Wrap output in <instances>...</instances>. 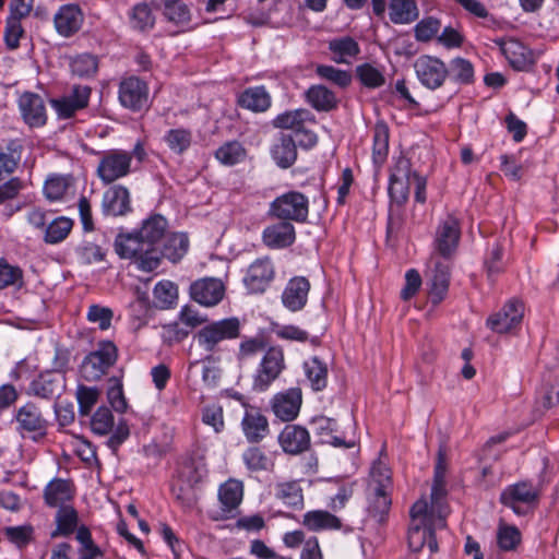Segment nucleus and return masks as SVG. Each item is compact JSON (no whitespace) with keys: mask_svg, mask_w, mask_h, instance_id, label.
<instances>
[{"mask_svg":"<svg viewBox=\"0 0 559 559\" xmlns=\"http://www.w3.org/2000/svg\"><path fill=\"white\" fill-rule=\"evenodd\" d=\"M214 156L222 165L234 166L246 159L247 150L239 141H227L215 151Z\"/></svg>","mask_w":559,"mask_h":559,"instance_id":"51","label":"nucleus"},{"mask_svg":"<svg viewBox=\"0 0 559 559\" xmlns=\"http://www.w3.org/2000/svg\"><path fill=\"white\" fill-rule=\"evenodd\" d=\"M302 404V394L299 388H290L276 393L270 401V407L276 418L290 423L298 416Z\"/></svg>","mask_w":559,"mask_h":559,"instance_id":"22","label":"nucleus"},{"mask_svg":"<svg viewBox=\"0 0 559 559\" xmlns=\"http://www.w3.org/2000/svg\"><path fill=\"white\" fill-rule=\"evenodd\" d=\"M316 433L321 438L322 443L332 444L333 447L350 448L352 444L347 443L343 438L337 437L334 432L337 430L335 419L329 417H317L313 419Z\"/></svg>","mask_w":559,"mask_h":559,"instance_id":"47","label":"nucleus"},{"mask_svg":"<svg viewBox=\"0 0 559 559\" xmlns=\"http://www.w3.org/2000/svg\"><path fill=\"white\" fill-rule=\"evenodd\" d=\"M91 429L94 433L105 436L111 432L107 440L108 448L116 453L119 447L129 438L130 428L126 420H119L115 427L110 408L100 406L91 418Z\"/></svg>","mask_w":559,"mask_h":559,"instance_id":"9","label":"nucleus"},{"mask_svg":"<svg viewBox=\"0 0 559 559\" xmlns=\"http://www.w3.org/2000/svg\"><path fill=\"white\" fill-rule=\"evenodd\" d=\"M271 156L280 168L292 167L298 156L297 141L292 134L281 133L271 146Z\"/></svg>","mask_w":559,"mask_h":559,"instance_id":"35","label":"nucleus"},{"mask_svg":"<svg viewBox=\"0 0 559 559\" xmlns=\"http://www.w3.org/2000/svg\"><path fill=\"white\" fill-rule=\"evenodd\" d=\"M503 255V247L498 241L491 246L486 254L484 267L487 277L491 283H495L497 278L506 271L507 264Z\"/></svg>","mask_w":559,"mask_h":559,"instance_id":"52","label":"nucleus"},{"mask_svg":"<svg viewBox=\"0 0 559 559\" xmlns=\"http://www.w3.org/2000/svg\"><path fill=\"white\" fill-rule=\"evenodd\" d=\"M55 521L56 528L51 532L52 538L68 537L79 528V514L72 506L59 508Z\"/></svg>","mask_w":559,"mask_h":559,"instance_id":"45","label":"nucleus"},{"mask_svg":"<svg viewBox=\"0 0 559 559\" xmlns=\"http://www.w3.org/2000/svg\"><path fill=\"white\" fill-rule=\"evenodd\" d=\"M23 121L29 128H41L47 123V109L44 98L33 92H24L17 99Z\"/></svg>","mask_w":559,"mask_h":559,"instance_id":"24","label":"nucleus"},{"mask_svg":"<svg viewBox=\"0 0 559 559\" xmlns=\"http://www.w3.org/2000/svg\"><path fill=\"white\" fill-rule=\"evenodd\" d=\"M272 104V97L263 85L245 88L237 97V105L252 112H264Z\"/></svg>","mask_w":559,"mask_h":559,"instance_id":"37","label":"nucleus"},{"mask_svg":"<svg viewBox=\"0 0 559 559\" xmlns=\"http://www.w3.org/2000/svg\"><path fill=\"white\" fill-rule=\"evenodd\" d=\"M132 154L122 150H110L99 159L96 174L104 185H110L131 171Z\"/></svg>","mask_w":559,"mask_h":559,"instance_id":"12","label":"nucleus"},{"mask_svg":"<svg viewBox=\"0 0 559 559\" xmlns=\"http://www.w3.org/2000/svg\"><path fill=\"white\" fill-rule=\"evenodd\" d=\"M447 493L445 478H433L427 513L436 519L435 523L439 527H447V518L450 513Z\"/></svg>","mask_w":559,"mask_h":559,"instance_id":"34","label":"nucleus"},{"mask_svg":"<svg viewBox=\"0 0 559 559\" xmlns=\"http://www.w3.org/2000/svg\"><path fill=\"white\" fill-rule=\"evenodd\" d=\"M419 11L414 0H391L389 16L394 24H409L418 19Z\"/></svg>","mask_w":559,"mask_h":559,"instance_id":"46","label":"nucleus"},{"mask_svg":"<svg viewBox=\"0 0 559 559\" xmlns=\"http://www.w3.org/2000/svg\"><path fill=\"white\" fill-rule=\"evenodd\" d=\"M167 219L160 214H154L144 219L139 229H135L150 250H157L158 243L166 237Z\"/></svg>","mask_w":559,"mask_h":559,"instance_id":"36","label":"nucleus"},{"mask_svg":"<svg viewBox=\"0 0 559 559\" xmlns=\"http://www.w3.org/2000/svg\"><path fill=\"white\" fill-rule=\"evenodd\" d=\"M461 222L454 214L440 219L433 236V254L437 258L452 260L461 239Z\"/></svg>","mask_w":559,"mask_h":559,"instance_id":"8","label":"nucleus"},{"mask_svg":"<svg viewBox=\"0 0 559 559\" xmlns=\"http://www.w3.org/2000/svg\"><path fill=\"white\" fill-rule=\"evenodd\" d=\"M328 48L332 53V60L336 63L349 64L360 53L359 44L350 36L331 39Z\"/></svg>","mask_w":559,"mask_h":559,"instance_id":"41","label":"nucleus"},{"mask_svg":"<svg viewBox=\"0 0 559 559\" xmlns=\"http://www.w3.org/2000/svg\"><path fill=\"white\" fill-rule=\"evenodd\" d=\"M304 370L312 390L322 391L328 384V367L319 357L313 356L304 362Z\"/></svg>","mask_w":559,"mask_h":559,"instance_id":"48","label":"nucleus"},{"mask_svg":"<svg viewBox=\"0 0 559 559\" xmlns=\"http://www.w3.org/2000/svg\"><path fill=\"white\" fill-rule=\"evenodd\" d=\"M310 287V282L305 276L290 278L282 294L283 305L293 312L304 309L308 300Z\"/></svg>","mask_w":559,"mask_h":559,"instance_id":"31","label":"nucleus"},{"mask_svg":"<svg viewBox=\"0 0 559 559\" xmlns=\"http://www.w3.org/2000/svg\"><path fill=\"white\" fill-rule=\"evenodd\" d=\"M92 87L74 84L70 92L59 98L51 99V106L60 119H70L78 111L85 109L91 99Z\"/></svg>","mask_w":559,"mask_h":559,"instance_id":"15","label":"nucleus"},{"mask_svg":"<svg viewBox=\"0 0 559 559\" xmlns=\"http://www.w3.org/2000/svg\"><path fill=\"white\" fill-rule=\"evenodd\" d=\"M414 69L419 82L430 88L441 87L448 76V67L439 58L420 56L414 62Z\"/></svg>","mask_w":559,"mask_h":559,"instance_id":"18","label":"nucleus"},{"mask_svg":"<svg viewBox=\"0 0 559 559\" xmlns=\"http://www.w3.org/2000/svg\"><path fill=\"white\" fill-rule=\"evenodd\" d=\"M74 221L67 216H58L51 219L43 233V241L47 245H58L64 241L71 234Z\"/></svg>","mask_w":559,"mask_h":559,"instance_id":"44","label":"nucleus"},{"mask_svg":"<svg viewBox=\"0 0 559 559\" xmlns=\"http://www.w3.org/2000/svg\"><path fill=\"white\" fill-rule=\"evenodd\" d=\"M71 176L52 175L46 179L44 185V194L49 201H60L67 194L72 186Z\"/></svg>","mask_w":559,"mask_h":559,"instance_id":"59","label":"nucleus"},{"mask_svg":"<svg viewBox=\"0 0 559 559\" xmlns=\"http://www.w3.org/2000/svg\"><path fill=\"white\" fill-rule=\"evenodd\" d=\"M177 296V286L170 281H160L153 289L154 305L159 309L171 308L176 302Z\"/></svg>","mask_w":559,"mask_h":559,"instance_id":"61","label":"nucleus"},{"mask_svg":"<svg viewBox=\"0 0 559 559\" xmlns=\"http://www.w3.org/2000/svg\"><path fill=\"white\" fill-rule=\"evenodd\" d=\"M428 501L420 498L411 508V524L408 528V546L414 552L420 551L425 546L428 547L430 554L439 550L436 538V531L444 527L437 526L436 519L428 513Z\"/></svg>","mask_w":559,"mask_h":559,"instance_id":"1","label":"nucleus"},{"mask_svg":"<svg viewBox=\"0 0 559 559\" xmlns=\"http://www.w3.org/2000/svg\"><path fill=\"white\" fill-rule=\"evenodd\" d=\"M152 4L162 12L165 21L176 28L174 35L191 28V9L183 0H152Z\"/></svg>","mask_w":559,"mask_h":559,"instance_id":"19","label":"nucleus"},{"mask_svg":"<svg viewBox=\"0 0 559 559\" xmlns=\"http://www.w3.org/2000/svg\"><path fill=\"white\" fill-rule=\"evenodd\" d=\"M130 27L138 33L148 34L156 23L152 8L146 2L134 4L128 12Z\"/></svg>","mask_w":559,"mask_h":559,"instance_id":"43","label":"nucleus"},{"mask_svg":"<svg viewBox=\"0 0 559 559\" xmlns=\"http://www.w3.org/2000/svg\"><path fill=\"white\" fill-rule=\"evenodd\" d=\"M497 44L513 69L523 71L533 66L534 58L532 50L520 40L509 38L506 40L501 39L497 41Z\"/></svg>","mask_w":559,"mask_h":559,"instance_id":"29","label":"nucleus"},{"mask_svg":"<svg viewBox=\"0 0 559 559\" xmlns=\"http://www.w3.org/2000/svg\"><path fill=\"white\" fill-rule=\"evenodd\" d=\"M413 177L411 160L401 155L391 168L388 192L393 203L404 205L409 195V182Z\"/></svg>","mask_w":559,"mask_h":559,"instance_id":"14","label":"nucleus"},{"mask_svg":"<svg viewBox=\"0 0 559 559\" xmlns=\"http://www.w3.org/2000/svg\"><path fill=\"white\" fill-rule=\"evenodd\" d=\"M16 431L22 436L31 435L36 440L47 433L48 420L44 417L40 408L34 402H27L20 406L14 414Z\"/></svg>","mask_w":559,"mask_h":559,"instance_id":"13","label":"nucleus"},{"mask_svg":"<svg viewBox=\"0 0 559 559\" xmlns=\"http://www.w3.org/2000/svg\"><path fill=\"white\" fill-rule=\"evenodd\" d=\"M195 487L194 485L173 478L170 487L171 495L182 509L192 510L197 506L198 497L194 490Z\"/></svg>","mask_w":559,"mask_h":559,"instance_id":"60","label":"nucleus"},{"mask_svg":"<svg viewBox=\"0 0 559 559\" xmlns=\"http://www.w3.org/2000/svg\"><path fill=\"white\" fill-rule=\"evenodd\" d=\"M193 141L192 131L186 128H175L168 130L164 135V142L175 154L186 153Z\"/></svg>","mask_w":559,"mask_h":559,"instance_id":"55","label":"nucleus"},{"mask_svg":"<svg viewBox=\"0 0 559 559\" xmlns=\"http://www.w3.org/2000/svg\"><path fill=\"white\" fill-rule=\"evenodd\" d=\"M114 250L120 259L130 260L141 271L153 272L159 266L157 250H150L136 230L119 231Z\"/></svg>","mask_w":559,"mask_h":559,"instance_id":"3","label":"nucleus"},{"mask_svg":"<svg viewBox=\"0 0 559 559\" xmlns=\"http://www.w3.org/2000/svg\"><path fill=\"white\" fill-rule=\"evenodd\" d=\"M275 277V267L269 257L258 258L247 269L242 283L250 294H262Z\"/></svg>","mask_w":559,"mask_h":559,"instance_id":"17","label":"nucleus"},{"mask_svg":"<svg viewBox=\"0 0 559 559\" xmlns=\"http://www.w3.org/2000/svg\"><path fill=\"white\" fill-rule=\"evenodd\" d=\"M356 76L360 83L368 88H378L384 85L383 73L370 63H362L356 67Z\"/></svg>","mask_w":559,"mask_h":559,"instance_id":"64","label":"nucleus"},{"mask_svg":"<svg viewBox=\"0 0 559 559\" xmlns=\"http://www.w3.org/2000/svg\"><path fill=\"white\" fill-rule=\"evenodd\" d=\"M24 188L23 181L17 178H11L0 185V205H5V216L11 217L15 212L21 210V205H13L21 190Z\"/></svg>","mask_w":559,"mask_h":559,"instance_id":"49","label":"nucleus"},{"mask_svg":"<svg viewBox=\"0 0 559 559\" xmlns=\"http://www.w3.org/2000/svg\"><path fill=\"white\" fill-rule=\"evenodd\" d=\"M241 322L237 317H228L206 322L194 335L204 352L212 357L224 350L227 342L235 341L241 335Z\"/></svg>","mask_w":559,"mask_h":559,"instance_id":"2","label":"nucleus"},{"mask_svg":"<svg viewBox=\"0 0 559 559\" xmlns=\"http://www.w3.org/2000/svg\"><path fill=\"white\" fill-rule=\"evenodd\" d=\"M84 23V13L79 4H62L53 15V26L58 35L70 38L76 35Z\"/></svg>","mask_w":559,"mask_h":559,"instance_id":"25","label":"nucleus"},{"mask_svg":"<svg viewBox=\"0 0 559 559\" xmlns=\"http://www.w3.org/2000/svg\"><path fill=\"white\" fill-rule=\"evenodd\" d=\"M430 271L428 273V296L433 305H439L448 295L450 278H451V264L450 260H444L431 255Z\"/></svg>","mask_w":559,"mask_h":559,"instance_id":"16","label":"nucleus"},{"mask_svg":"<svg viewBox=\"0 0 559 559\" xmlns=\"http://www.w3.org/2000/svg\"><path fill=\"white\" fill-rule=\"evenodd\" d=\"M500 503L516 515H526L539 504L540 490L530 480L508 485L500 493Z\"/></svg>","mask_w":559,"mask_h":559,"instance_id":"7","label":"nucleus"},{"mask_svg":"<svg viewBox=\"0 0 559 559\" xmlns=\"http://www.w3.org/2000/svg\"><path fill=\"white\" fill-rule=\"evenodd\" d=\"M224 283L214 277H204L193 282L190 286L191 298L205 307L216 306L225 295Z\"/></svg>","mask_w":559,"mask_h":559,"instance_id":"27","label":"nucleus"},{"mask_svg":"<svg viewBox=\"0 0 559 559\" xmlns=\"http://www.w3.org/2000/svg\"><path fill=\"white\" fill-rule=\"evenodd\" d=\"M243 497V484L240 480L230 478L218 488V500L221 510L228 514L236 510Z\"/></svg>","mask_w":559,"mask_h":559,"instance_id":"42","label":"nucleus"},{"mask_svg":"<svg viewBox=\"0 0 559 559\" xmlns=\"http://www.w3.org/2000/svg\"><path fill=\"white\" fill-rule=\"evenodd\" d=\"M522 542V534L514 525L499 524L497 530V545L502 551H514Z\"/></svg>","mask_w":559,"mask_h":559,"instance_id":"62","label":"nucleus"},{"mask_svg":"<svg viewBox=\"0 0 559 559\" xmlns=\"http://www.w3.org/2000/svg\"><path fill=\"white\" fill-rule=\"evenodd\" d=\"M75 495V487L72 480L55 477L43 490L45 504L49 508L67 507Z\"/></svg>","mask_w":559,"mask_h":559,"instance_id":"30","label":"nucleus"},{"mask_svg":"<svg viewBox=\"0 0 559 559\" xmlns=\"http://www.w3.org/2000/svg\"><path fill=\"white\" fill-rule=\"evenodd\" d=\"M301 524L310 532L340 531L342 520L326 510H311L302 515Z\"/></svg>","mask_w":559,"mask_h":559,"instance_id":"39","label":"nucleus"},{"mask_svg":"<svg viewBox=\"0 0 559 559\" xmlns=\"http://www.w3.org/2000/svg\"><path fill=\"white\" fill-rule=\"evenodd\" d=\"M316 123V116L306 108L286 110L272 120L274 128L292 130L298 145L306 150L312 148L318 143V135L311 129Z\"/></svg>","mask_w":559,"mask_h":559,"instance_id":"4","label":"nucleus"},{"mask_svg":"<svg viewBox=\"0 0 559 559\" xmlns=\"http://www.w3.org/2000/svg\"><path fill=\"white\" fill-rule=\"evenodd\" d=\"M389 127L384 122L376 123L373 128L372 160L377 166H382L389 153Z\"/></svg>","mask_w":559,"mask_h":559,"instance_id":"53","label":"nucleus"},{"mask_svg":"<svg viewBox=\"0 0 559 559\" xmlns=\"http://www.w3.org/2000/svg\"><path fill=\"white\" fill-rule=\"evenodd\" d=\"M69 67L72 75L82 79L93 78L98 70V59L88 52L79 53L69 57Z\"/></svg>","mask_w":559,"mask_h":559,"instance_id":"50","label":"nucleus"},{"mask_svg":"<svg viewBox=\"0 0 559 559\" xmlns=\"http://www.w3.org/2000/svg\"><path fill=\"white\" fill-rule=\"evenodd\" d=\"M305 99L313 109L321 112H329L338 104L335 93L321 84L311 85L305 92Z\"/></svg>","mask_w":559,"mask_h":559,"instance_id":"40","label":"nucleus"},{"mask_svg":"<svg viewBox=\"0 0 559 559\" xmlns=\"http://www.w3.org/2000/svg\"><path fill=\"white\" fill-rule=\"evenodd\" d=\"M296 240V229L293 224L278 221L263 229L262 241L270 249L290 247Z\"/></svg>","mask_w":559,"mask_h":559,"instance_id":"32","label":"nucleus"},{"mask_svg":"<svg viewBox=\"0 0 559 559\" xmlns=\"http://www.w3.org/2000/svg\"><path fill=\"white\" fill-rule=\"evenodd\" d=\"M240 425L249 443H260L270 433L269 419L258 406H246Z\"/></svg>","mask_w":559,"mask_h":559,"instance_id":"26","label":"nucleus"},{"mask_svg":"<svg viewBox=\"0 0 559 559\" xmlns=\"http://www.w3.org/2000/svg\"><path fill=\"white\" fill-rule=\"evenodd\" d=\"M206 473L204 463L191 455H185L177 461L174 478L198 486L206 476Z\"/></svg>","mask_w":559,"mask_h":559,"instance_id":"38","label":"nucleus"},{"mask_svg":"<svg viewBox=\"0 0 559 559\" xmlns=\"http://www.w3.org/2000/svg\"><path fill=\"white\" fill-rule=\"evenodd\" d=\"M369 490H392L391 469L382 462H374L370 472Z\"/></svg>","mask_w":559,"mask_h":559,"instance_id":"63","label":"nucleus"},{"mask_svg":"<svg viewBox=\"0 0 559 559\" xmlns=\"http://www.w3.org/2000/svg\"><path fill=\"white\" fill-rule=\"evenodd\" d=\"M246 467L250 472H265L274 466V461L260 447H249L241 455Z\"/></svg>","mask_w":559,"mask_h":559,"instance_id":"54","label":"nucleus"},{"mask_svg":"<svg viewBox=\"0 0 559 559\" xmlns=\"http://www.w3.org/2000/svg\"><path fill=\"white\" fill-rule=\"evenodd\" d=\"M102 210L105 215L124 216L132 211L129 190L121 185H115L104 192Z\"/></svg>","mask_w":559,"mask_h":559,"instance_id":"28","label":"nucleus"},{"mask_svg":"<svg viewBox=\"0 0 559 559\" xmlns=\"http://www.w3.org/2000/svg\"><path fill=\"white\" fill-rule=\"evenodd\" d=\"M277 441L283 452L288 455H299L311 448L309 431L296 424H287L280 432Z\"/></svg>","mask_w":559,"mask_h":559,"instance_id":"23","label":"nucleus"},{"mask_svg":"<svg viewBox=\"0 0 559 559\" xmlns=\"http://www.w3.org/2000/svg\"><path fill=\"white\" fill-rule=\"evenodd\" d=\"M118 348L114 342L105 340L97 343L80 365L81 377L88 382L99 381L118 360Z\"/></svg>","mask_w":559,"mask_h":559,"instance_id":"6","label":"nucleus"},{"mask_svg":"<svg viewBox=\"0 0 559 559\" xmlns=\"http://www.w3.org/2000/svg\"><path fill=\"white\" fill-rule=\"evenodd\" d=\"M275 496L283 501V503L293 508L298 509L304 504L302 488L297 480L277 484L275 487Z\"/></svg>","mask_w":559,"mask_h":559,"instance_id":"57","label":"nucleus"},{"mask_svg":"<svg viewBox=\"0 0 559 559\" xmlns=\"http://www.w3.org/2000/svg\"><path fill=\"white\" fill-rule=\"evenodd\" d=\"M120 105L132 112L147 110L150 107V87L146 81L135 75L122 78L118 85Z\"/></svg>","mask_w":559,"mask_h":559,"instance_id":"10","label":"nucleus"},{"mask_svg":"<svg viewBox=\"0 0 559 559\" xmlns=\"http://www.w3.org/2000/svg\"><path fill=\"white\" fill-rule=\"evenodd\" d=\"M189 246V237L186 233H168L162 241V247H157L159 264L162 263L163 258L175 264L180 262L187 254Z\"/></svg>","mask_w":559,"mask_h":559,"instance_id":"33","label":"nucleus"},{"mask_svg":"<svg viewBox=\"0 0 559 559\" xmlns=\"http://www.w3.org/2000/svg\"><path fill=\"white\" fill-rule=\"evenodd\" d=\"M392 490H370L368 511L379 523L383 522L391 508Z\"/></svg>","mask_w":559,"mask_h":559,"instance_id":"56","label":"nucleus"},{"mask_svg":"<svg viewBox=\"0 0 559 559\" xmlns=\"http://www.w3.org/2000/svg\"><path fill=\"white\" fill-rule=\"evenodd\" d=\"M285 356L281 346H270L262 356L253 377V390L266 391L285 369Z\"/></svg>","mask_w":559,"mask_h":559,"instance_id":"11","label":"nucleus"},{"mask_svg":"<svg viewBox=\"0 0 559 559\" xmlns=\"http://www.w3.org/2000/svg\"><path fill=\"white\" fill-rule=\"evenodd\" d=\"M524 305L518 299L509 300L501 310L488 317L487 326L499 334L511 332L521 324Z\"/></svg>","mask_w":559,"mask_h":559,"instance_id":"21","label":"nucleus"},{"mask_svg":"<svg viewBox=\"0 0 559 559\" xmlns=\"http://www.w3.org/2000/svg\"><path fill=\"white\" fill-rule=\"evenodd\" d=\"M67 378L55 371L40 372L28 385L27 394L43 400H55L66 390Z\"/></svg>","mask_w":559,"mask_h":559,"instance_id":"20","label":"nucleus"},{"mask_svg":"<svg viewBox=\"0 0 559 559\" xmlns=\"http://www.w3.org/2000/svg\"><path fill=\"white\" fill-rule=\"evenodd\" d=\"M309 207V198L306 194L290 190L276 197L270 203L267 214L277 221L305 224L308 222Z\"/></svg>","mask_w":559,"mask_h":559,"instance_id":"5","label":"nucleus"},{"mask_svg":"<svg viewBox=\"0 0 559 559\" xmlns=\"http://www.w3.org/2000/svg\"><path fill=\"white\" fill-rule=\"evenodd\" d=\"M448 76L461 85L472 84L474 82V67L469 60L456 57L449 63Z\"/></svg>","mask_w":559,"mask_h":559,"instance_id":"58","label":"nucleus"}]
</instances>
